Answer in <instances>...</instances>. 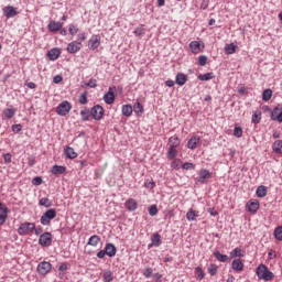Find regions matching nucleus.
I'll return each instance as SVG.
<instances>
[{
	"label": "nucleus",
	"mask_w": 282,
	"mask_h": 282,
	"mask_svg": "<svg viewBox=\"0 0 282 282\" xmlns=\"http://www.w3.org/2000/svg\"><path fill=\"white\" fill-rule=\"evenodd\" d=\"M113 91H116V86L109 87L108 93L104 95L106 105H113L116 102V94Z\"/></svg>",
	"instance_id": "7"
},
{
	"label": "nucleus",
	"mask_w": 282,
	"mask_h": 282,
	"mask_svg": "<svg viewBox=\"0 0 282 282\" xmlns=\"http://www.w3.org/2000/svg\"><path fill=\"white\" fill-rule=\"evenodd\" d=\"M121 112L123 116H126L127 118H131V116L133 115V106L131 105H123L121 108Z\"/></svg>",
	"instance_id": "24"
},
{
	"label": "nucleus",
	"mask_w": 282,
	"mask_h": 282,
	"mask_svg": "<svg viewBox=\"0 0 282 282\" xmlns=\"http://www.w3.org/2000/svg\"><path fill=\"white\" fill-rule=\"evenodd\" d=\"M152 274H153V269H151L149 267L147 269H144L143 276H145V279H151Z\"/></svg>",
	"instance_id": "54"
},
{
	"label": "nucleus",
	"mask_w": 282,
	"mask_h": 282,
	"mask_svg": "<svg viewBox=\"0 0 282 282\" xmlns=\"http://www.w3.org/2000/svg\"><path fill=\"white\" fill-rule=\"evenodd\" d=\"M213 175L210 174V171L203 169L198 173V182L199 184H206V180H210Z\"/></svg>",
	"instance_id": "12"
},
{
	"label": "nucleus",
	"mask_w": 282,
	"mask_h": 282,
	"mask_svg": "<svg viewBox=\"0 0 282 282\" xmlns=\"http://www.w3.org/2000/svg\"><path fill=\"white\" fill-rule=\"evenodd\" d=\"M167 158H169V160H175V158H177V148L169 147Z\"/></svg>",
	"instance_id": "39"
},
{
	"label": "nucleus",
	"mask_w": 282,
	"mask_h": 282,
	"mask_svg": "<svg viewBox=\"0 0 282 282\" xmlns=\"http://www.w3.org/2000/svg\"><path fill=\"white\" fill-rule=\"evenodd\" d=\"M169 147L177 149V147H180V138L178 137H171L169 139Z\"/></svg>",
	"instance_id": "35"
},
{
	"label": "nucleus",
	"mask_w": 282,
	"mask_h": 282,
	"mask_svg": "<svg viewBox=\"0 0 282 282\" xmlns=\"http://www.w3.org/2000/svg\"><path fill=\"white\" fill-rule=\"evenodd\" d=\"M251 122H253V124H259V122H261V116L253 113L251 118Z\"/></svg>",
	"instance_id": "56"
},
{
	"label": "nucleus",
	"mask_w": 282,
	"mask_h": 282,
	"mask_svg": "<svg viewBox=\"0 0 282 282\" xmlns=\"http://www.w3.org/2000/svg\"><path fill=\"white\" fill-rule=\"evenodd\" d=\"M132 111H134L137 116H142V113H144V106L137 100L132 107Z\"/></svg>",
	"instance_id": "26"
},
{
	"label": "nucleus",
	"mask_w": 282,
	"mask_h": 282,
	"mask_svg": "<svg viewBox=\"0 0 282 282\" xmlns=\"http://www.w3.org/2000/svg\"><path fill=\"white\" fill-rule=\"evenodd\" d=\"M256 274L258 279H262L263 281H272L274 279V273L269 271L265 264H259L256 269Z\"/></svg>",
	"instance_id": "1"
},
{
	"label": "nucleus",
	"mask_w": 282,
	"mask_h": 282,
	"mask_svg": "<svg viewBox=\"0 0 282 282\" xmlns=\"http://www.w3.org/2000/svg\"><path fill=\"white\" fill-rule=\"evenodd\" d=\"M39 243L42 248H50L52 246V232L45 231L44 234L40 235Z\"/></svg>",
	"instance_id": "5"
},
{
	"label": "nucleus",
	"mask_w": 282,
	"mask_h": 282,
	"mask_svg": "<svg viewBox=\"0 0 282 282\" xmlns=\"http://www.w3.org/2000/svg\"><path fill=\"white\" fill-rule=\"evenodd\" d=\"M0 210H1L0 214H9L10 213V209L8 208V206L3 205V203L0 206Z\"/></svg>",
	"instance_id": "62"
},
{
	"label": "nucleus",
	"mask_w": 282,
	"mask_h": 282,
	"mask_svg": "<svg viewBox=\"0 0 282 282\" xmlns=\"http://www.w3.org/2000/svg\"><path fill=\"white\" fill-rule=\"evenodd\" d=\"M36 228V224L34 223H22L20 227L18 228V235L20 237H25L28 235H32Z\"/></svg>",
	"instance_id": "2"
},
{
	"label": "nucleus",
	"mask_w": 282,
	"mask_h": 282,
	"mask_svg": "<svg viewBox=\"0 0 282 282\" xmlns=\"http://www.w3.org/2000/svg\"><path fill=\"white\" fill-rule=\"evenodd\" d=\"M68 32L72 36H76V34H78V29L74 24H69Z\"/></svg>",
	"instance_id": "49"
},
{
	"label": "nucleus",
	"mask_w": 282,
	"mask_h": 282,
	"mask_svg": "<svg viewBox=\"0 0 282 282\" xmlns=\"http://www.w3.org/2000/svg\"><path fill=\"white\" fill-rule=\"evenodd\" d=\"M207 272H208V274H210V276H216V274H217L216 264H209Z\"/></svg>",
	"instance_id": "45"
},
{
	"label": "nucleus",
	"mask_w": 282,
	"mask_h": 282,
	"mask_svg": "<svg viewBox=\"0 0 282 282\" xmlns=\"http://www.w3.org/2000/svg\"><path fill=\"white\" fill-rule=\"evenodd\" d=\"M52 219H56V209L50 208L47 209L40 218V223L42 226H50L52 224Z\"/></svg>",
	"instance_id": "3"
},
{
	"label": "nucleus",
	"mask_w": 282,
	"mask_h": 282,
	"mask_svg": "<svg viewBox=\"0 0 282 282\" xmlns=\"http://www.w3.org/2000/svg\"><path fill=\"white\" fill-rule=\"evenodd\" d=\"M64 155H66L68 160H76V158H78V153H76V151H74V148L72 147H67L64 150Z\"/></svg>",
	"instance_id": "22"
},
{
	"label": "nucleus",
	"mask_w": 282,
	"mask_h": 282,
	"mask_svg": "<svg viewBox=\"0 0 282 282\" xmlns=\"http://www.w3.org/2000/svg\"><path fill=\"white\" fill-rule=\"evenodd\" d=\"M234 135L236 138H241V135H243V129H241V127H236L234 129Z\"/></svg>",
	"instance_id": "48"
},
{
	"label": "nucleus",
	"mask_w": 282,
	"mask_h": 282,
	"mask_svg": "<svg viewBox=\"0 0 282 282\" xmlns=\"http://www.w3.org/2000/svg\"><path fill=\"white\" fill-rule=\"evenodd\" d=\"M40 206H44V208H52V200L47 197H43L39 200Z\"/></svg>",
	"instance_id": "36"
},
{
	"label": "nucleus",
	"mask_w": 282,
	"mask_h": 282,
	"mask_svg": "<svg viewBox=\"0 0 282 282\" xmlns=\"http://www.w3.org/2000/svg\"><path fill=\"white\" fill-rule=\"evenodd\" d=\"M149 215H150V217H155V215H158V206L156 205H151L149 207Z\"/></svg>",
	"instance_id": "47"
},
{
	"label": "nucleus",
	"mask_w": 282,
	"mask_h": 282,
	"mask_svg": "<svg viewBox=\"0 0 282 282\" xmlns=\"http://www.w3.org/2000/svg\"><path fill=\"white\" fill-rule=\"evenodd\" d=\"M88 47L93 51L98 50V47H100V35H91L88 41Z\"/></svg>",
	"instance_id": "11"
},
{
	"label": "nucleus",
	"mask_w": 282,
	"mask_h": 282,
	"mask_svg": "<svg viewBox=\"0 0 282 282\" xmlns=\"http://www.w3.org/2000/svg\"><path fill=\"white\" fill-rule=\"evenodd\" d=\"M270 118L273 120V122H282V107L273 108Z\"/></svg>",
	"instance_id": "10"
},
{
	"label": "nucleus",
	"mask_w": 282,
	"mask_h": 282,
	"mask_svg": "<svg viewBox=\"0 0 282 282\" xmlns=\"http://www.w3.org/2000/svg\"><path fill=\"white\" fill-rule=\"evenodd\" d=\"M104 250L106 251V256L110 257V258L115 257L116 253L118 252L116 245H113L111 242L106 243Z\"/></svg>",
	"instance_id": "15"
},
{
	"label": "nucleus",
	"mask_w": 282,
	"mask_h": 282,
	"mask_svg": "<svg viewBox=\"0 0 282 282\" xmlns=\"http://www.w3.org/2000/svg\"><path fill=\"white\" fill-rule=\"evenodd\" d=\"M187 80H188V77L184 73H177L175 76V83L180 87H184V85H186Z\"/></svg>",
	"instance_id": "18"
},
{
	"label": "nucleus",
	"mask_w": 282,
	"mask_h": 282,
	"mask_svg": "<svg viewBox=\"0 0 282 282\" xmlns=\"http://www.w3.org/2000/svg\"><path fill=\"white\" fill-rule=\"evenodd\" d=\"M225 52L226 54H235V52H237V45H235L234 43L227 44L225 46Z\"/></svg>",
	"instance_id": "41"
},
{
	"label": "nucleus",
	"mask_w": 282,
	"mask_h": 282,
	"mask_svg": "<svg viewBox=\"0 0 282 282\" xmlns=\"http://www.w3.org/2000/svg\"><path fill=\"white\" fill-rule=\"evenodd\" d=\"M271 98H272V89L270 88L264 89L262 93V100H264V102H268Z\"/></svg>",
	"instance_id": "37"
},
{
	"label": "nucleus",
	"mask_w": 282,
	"mask_h": 282,
	"mask_svg": "<svg viewBox=\"0 0 282 282\" xmlns=\"http://www.w3.org/2000/svg\"><path fill=\"white\" fill-rule=\"evenodd\" d=\"M3 116L8 118V120H11V118H14L17 116V109L15 108H7L3 110Z\"/></svg>",
	"instance_id": "31"
},
{
	"label": "nucleus",
	"mask_w": 282,
	"mask_h": 282,
	"mask_svg": "<svg viewBox=\"0 0 282 282\" xmlns=\"http://www.w3.org/2000/svg\"><path fill=\"white\" fill-rule=\"evenodd\" d=\"M72 111V104L69 101L64 100L56 107L57 116H67Z\"/></svg>",
	"instance_id": "4"
},
{
	"label": "nucleus",
	"mask_w": 282,
	"mask_h": 282,
	"mask_svg": "<svg viewBox=\"0 0 282 282\" xmlns=\"http://www.w3.org/2000/svg\"><path fill=\"white\" fill-rule=\"evenodd\" d=\"M127 210L130 213H133V210H138V202L133 198H129L124 204Z\"/></svg>",
	"instance_id": "21"
},
{
	"label": "nucleus",
	"mask_w": 282,
	"mask_h": 282,
	"mask_svg": "<svg viewBox=\"0 0 282 282\" xmlns=\"http://www.w3.org/2000/svg\"><path fill=\"white\" fill-rule=\"evenodd\" d=\"M199 140H202L198 135H193L187 141V149H191L192 151H195L197 149V144H199Z\"/></svg>",
	"instance_id": "19"
},
{
	"label": "nucleus",
	"mask_w": 282,
	"mask_h": 282,
	"mask_svg": "<svg viewBox=\"0 0 282 282\" xmlns=\"http://www.w3.org/2000/svg\"><path fill=\"white\" fill-rule=\"evenodd\" d=\"M98 243H100V236L94 235L89 238L87 246H93L94 248H96Z\"/></svg>",
	"instance_id": "32"
},
{
	"label": "nucleus",
	"mask_w": 282,
	"mask_h": 282,
	"mask_svg": "<svg viewBox=\"0 0 282 282\" xmlns=\"http://www.w3.org/2000/svg\"><path fill=\"white\" fill-rule=\"evenodd\" d=\"M65 171H67V167H65L63 165H53L51 173L53 175H63V173H65Z\"/></svg>",
	"instance_id": "25"
},
{
	"label": "nucleus",
	"mask_w": 282,
	"mask_h": 282,
	"mask_svg": "<svg viewBox=\"0 0 282 282\" xmlns=\"http://www.w3.org/2000/svg\"><path fill=\"white\" fill-rule=\"evenodd\" d=\"M97 86H98L97 80L94 78L89 79V82L86 83V87H90V89H96Z\"/></svg>",
	"instance_id": "51"
},
{
	"label": "nucleus",
	"mask_w": 282,
	"mask_h": 282,
	"mask_svg": "<svg viewBox=\"0 0 282 282\" xmlns=\"http://www.w3.org/2000/svg\"><path fill=\"white\" fill-rule=\"evenodd\" d=\"M28 164H29V166H34V164H36V158L35 156H29L28 158Z\"/></svg>",
	"instance_id": "61"
},
{
	"label": "nucleus",
	"mask_w": 282,
	"mask_h": 282,
	"mask_svg": "<svg viewBox=\"0 0 282 282\" xmlns=\"http://www.w3.org/2000/svg\"><path fill=\"white\" fill-rule=\"evenodd\" d=\"M171 167L178 170V169H180V160H178V161H177V160L173 161V162L171 163Z\"/></svg>",
	"instance_id": "64"
},
{
	"label": "nucleus",
	"mask_w": 282,
	"mask_h": 282,
	"mask_svg": "<svg viewBox=\"0 0 282 282\" xmlns=\"http://www.w3.org/2000/svg\"><path fill=\"white\" fill-rule=\"evenodd\" d=\"M272 149L274 153H278V155H282V140H276L272 144Z\"/></svg>",
	"instance_id": "30"
},
{
	"label": "nucleus",
	"mask_w": 282,
	"mask_h": 282,
	"mask_svg": "<svg viewBox=\"0 0 282 282\" xmlns=\"http://www.w3.org/2000/svg\"><path fill=\"white\" fill-rule=\"evenodd\" d=\"M47 29L50 32H61V30H63V23L52 20L48 23Z\"/></svg>",
	"instance_id": "17"
},
{
	"label": "nucleus",
	"mask_w": 282,
	"mask_h": 282,
	"mask_svg": "<svg viewBox=\"0 0 282 282\" xmlns=\"http://www.w3.org/2000/svg\"><path fill=\"white\" fill-rule=\"evenodd\" d=\"M61 56V50L58 48H53L47 52V57L50 61H58V57Z\"/></svg>",
	"instance_id": "23"
},
{
	"label": "nucleus",
	"mask_w": 282,
	"mask_h": 282,
	"mask_svg": "<svg viewBox=\"0 0 282 282\" xmlns=\"http://www.w3.org/2000/svg\"><path fill=\"white\" fill-rule=\"evenodd\" d=\"M133 34L135 36H144L147 34V29H144V25L141 24L134 30Z\"/></svg>",
	"instance_id": "38"
},
{
	"label": "nucleus",
	"mask_w": 282,
	"mask_h": 282,
	"mask_svg": "<svg viewBox=\"0 0 282 282\" xmlns=\"http://www.w3.org/2000/svg\"><path fill=\"white\" fill-rule=\"evenodd\" d=\"M237 257H239V258L246 257V251H243L240 247H237L232 251H230L231 259H235Z\"/></svg>",
	"instance_id": "27"
},
{
	"label": "nucleus",
	"mask_w": 282,
	"mask_h": 282,
	"mask_svg": "<svg viewBox=\"0 0 282 282\" xmlns=\"http://www.w3.org/2000/svg\"><path fill=\"white\" fill-rule=\"evenodd\" d=\"M189 48L193 54H199V52H202V46L198 41H192L189 43Z\"/></svg>",
	"instance_id": "28"
},
{
	"label": "nucleus",
	"mask_w": 282,
	"mask_h": 282,
	"mask_svg": "<svg viewBox=\"0 0 282 282\" xmlns=\"http://www.w3.org/2000/svg\"><path fill=\"white\" fill-rule=\"evenodd\" d=\"M214 257L217 259V261H220V263H226V261H228V256L219 251H215Z\"/></svg>",
	"instance_id": "34"
},
{
	"label": "nucleus",
	"mask_w": 282,
	"mask_h": 282,
	"mask_svg": "<svg viewBox=\"0 0 282 282\" xmlns=\"http://www.w3.org/2000/svg\"><path fill=\"white\" fill-rule=\"evenodd\" d=\"M145 188H150V191H153V188H155V182L151 181V180H147L144 183Z\"/></svg>",
	"instance_id": "53"
},
{
	"label": "nucleus",
	"mask_w": 282,
	"mask_h": 282,
	"mask_svg": "<svg viewBox=\"0 0 282 282\" xmlns=\"http://www.w3.org/2000/svg\"><path fill=\"white\" fill-rule=\"evenodd\" d=\"M113 281V272L106 271L104 272V282H111Z\"/></svg>",
	"instance_id": "42"
},
{
	"label": "nucleus",
	"mask_w": 282,
	"mask_h": 282,
	"mask_svg": "<svg viewBox=\"0 0 282 282\" xmlns=\"http://www.w3.org/2000/svg\"><path fill=\"white\" fill-rule=\"evenodd\" d=\"M50 270H52V263L47 261H43L37 264L39 274L45 275L50 272Z\"/></svg>",
	"instance_id": "9"
},
{
	"label": "nucleus",
	"mask_w": 282,
	"mask_h": 282,
	"mask_svg": "<svg viewBox=\"0 0 282 282\" xmlns=\"http://www.w3.org/2000/svg\"><path fill=\"white\" fill-rule=\"evenodd\" d=\"M182 169H184L185 171H191L192 169H195V165L193 163L186 162L182 165Z\"/></svg>",
	"instance_id": "59"
},
{
	"label": "nucleus",
	"mask_w": 282,
	"mask_h": 282,
	"mask_svg": "<svg viewBox=\"0 0 282 282\" xmlns=\"http://www.w3.org/2000/svg\"><path fill=\"white\" fill-rule=\"evenodd\" d=\"M206 63H208V57L206 55H200L198 57V65L200 67H204L206 65Z\"/></svg>",
	"instance_id": "46"
},
{
	"label": "nucleus",
	"mask_w": 282,
	"mask_h": 282,
	"mask_svg": "<svg viewBox=\"0 0 282 282\" xmlns=\"http://www.w3.org/2000/svg\"><path fill=\"white\" fill-rule=\"evenodd\" d=\"M79 102L80 105H87L88 100H87V91H84L80 96H79Z\"/></svg>",
	"instance_id": "52"
},
{
	"label": "nucleus",
	"mask_w": 282,
	"mask_h": 282,
	"mask_svg": "<svg viewBox=\"0 0 282 282\" xmlns=\"http://www.w3.org/2000/svg\"><path fill=\"white\" fill-rule=\"evenodd\" d=\"M53 83H55V85H58V83H63V76L56 75V76L53 78Z\"/></svg>",
	"instance_id": "63"
},
{
	"label": "nucleus",
	"mask_w": 282,
	"mask_h": 282,
	"mask_svg": "<svg viewBox=\"0 0 282 282\" xmlns=\"http://www.w3.org/2000/svg\"><path fill=\"white\" fill-rule=\"evenodd\" d=\"M80 117L83 122H87V120H89V109L86 108L84 110H80Z\"/></svg>",
	"instance_id": "43"
},
{
	"label": "nucleus",
	"mask_w": 282,
	"mask_h": 282,
	"mask_svg": "<svg viewBox=\"0 0 282 282\" xmlns=\"http://www.w3.org/2000/svg\"><path fill=\"white\" fill-rule=\"evenodd\" d=\"M4 164H10L12 162V154L6 153L3 154Z\"/></svg>",
	"instance_id": "58"
},
{
	"label": "nucleus",
	"mask_w": 282,
	"mask_h": 282,
	"mask_svg": "<svg viewBox=\"0 0 282 282\" xmlns=\"http://www.w3.org/2000/svg\"><path fill=\"white\" fill-rule=\"evenodd\" d=\"M256 195L257 197H265V195H268V187H265L264 185L258 186Z\"/></svg>",
	"instance_id": "33"
},
{
	"label": "nucleus",
	"mask_w": 282,
	"mask_h": 282,
	"mask_svg": "<svg viewBox=\"0 0 282 282\" xmlns=\"http://www.w3.org/2000/svg\"><path fill=\"white\" fill-rule=\"evenodd\" d=\"M197 217H199V212H196L193 208H191L186 214L187 221H195Z\"/></svg>",
	"instance_id": "29"
},
{
	"label": "nucleus",
	"mask_w": 282,
	"mask_h": 282,
	"mask_svg": "<svg viewBox=\"0 0 282 282\" xmlns=\"http://www.w3.org/2000/svg\"><path fill=\"white\" fill-rule=\"evenodd\" d=\"M215 78V73H206L198 75V80H213Z\"/></svg>",
	"instance_id": "40"
},
{
	"label": "nucleus",
	"mask_w": 282,
	"mask_h": 282,
	"mask_svg": "<svg viewBox=\"0 0 282 282\" xmlns=\"http://www.w3.org/2000/svg\"><path fill=\"white\" fill-rule=\"evenodd\" d=\"M3 14L7 17V19H13V17H17L19 12H17V8L12 6H8L3 9Z\"/></svg>",
	"instance_id": "16"
},
{
	"label": "nucleus",
	"mask_w": 282,
	"mask_h": 282,
	"mask_svg": "<svg viewBox=\"0 0 282 282\" xmlns=\"http://www.w3.org/2000/svg\"><path fill=\"white\" fill-rule=\"evenodd\" d=\"M231 268L235 272H243V261L241 259H235L231 262Z\"/></svg>",
	"instance_id": "20"
},
{
	"label": "nucleus",
	"mask_w": 282,
	"mask_h": 282,
	"mask_svg": "<svg viewBox=\"0 0 282 282\" xmlns=\"http://www.w3.org/2000/svg\"><path fill=\"white\" fill-rule=\"evenodd\" d=\"M23 130V126H21L20 123H17V124H13L12 126V131L14 132V133H19V132H21Z\"/></svg>",
	"instance_id": "57"
},
{
	"label": "nucleus",
	"mask_w": 282,
	"mask_h": 282,
	"mask_svg": "<svg viewBox=\"0 0 282 282\" xmlns=\"http://www.w3.org/2000/svg\"><path fill=\"white\" fill-rule=\"evenodd\" d=\"M274 237L278 241H282V226L275 228Z\"/></svg>",
	"instance_id": "44"
},
{
	"label": "nucleus",
	"mask_w": 282,
	"mask_h": 282,
	"mask_svg": "<svg viewBox=\"0 0 282 282\" xmlns=\"http://www.w3.org/2000/svg\"><path fill=\"white\" fill-rule=\"evenodd\" d=\"M160 248L162 246V236L160 234H153L151 236V243L148 246V248Z\"/></svg>",
	"instance_id": "14"
},
{
	"label": "nucleus",
	"mask_w": 282,
	"mask_h": 282,
	"mask_svg": "<svg viewBox=\"0 0 282 282\" xmlns=\"http://www.w3.org/2000/svg\"><path fill=\"white\" fill-rule=\"evenodd\" d=\"M195 272L197 273V279H198L199 281H202V279H204V270H202V268L197 267V268L195 269Z\"/></svg>",
	"instance_id": "55"
},
{
	"label": "nucleus",
	"mask_w": 282,
	"mask_h": 282,
	"mask_svg": "<svg viewBox=\"0 0 282 282\" xmlns=\"http://www.w3.org/2000/svg\"><path fill=\"white\" fill-rule=\"evenodd\" d=\"M68 54H76L83 50V43L78 41H73L67 45Z\"/></svg>",
	"instance_id": "8"
},
{
	"label": "nucleus",
	"mask_w": 282,
	"mask_h": 282,
	"mask_svg": "<svg viewBox=\"0 0 282 282\" xmlns=\"http://www.w3.org/2000/svg\"><path fill=\"white\" fill-rule=\"evenodd\" d=\"M8 221V214H0V226H3Z\"/></svg>",
	"instance_id": "60"
},
{
	"label": "nucleus",
	"mask_w": 282,
	"mask_h": 282,
	"mask_svg": "<svg viewBox=\"0 0 282 282\" xmlns=\"http://www.w3.org/2000/svg\"><path fill=\"white\" fill-rule=\"evenodd\" d=\"M246 209L248 210V213H252L254 215L257 213V210H259V200L250 199L246 204Z\"/></svg>",
	"instance_id": "13"
},
{
	"label": "nucleus",
	"mask_w": 282,
	"mask_h": 282,
	"mask_svg": "<svg viewBox=\"0 0 282 282\" xmlns=\"http://www.w3.org/2000/svg\"><path fill=\"white\" fill-rule=\"evenodd\" d=\"M32 184H33V186H41V184H43V178L41 176H35L32 180Z\"/></svg>",
	"instance_id": "50"
},
{
	"label": "nucleus",
	"mask_w": 282,
	"mask_h": 282,
	"mask_svg": "<svg viewBox=\"0 0 282 282\" xmlns=\"http://www.w3.org/2000/svg\"><path fill=\"white\" fill-rule=\"evenodd\" d=\"M90 116H93L94 120H102V116H105V108L100 105H96L90 109Z\"/></svg>",
	"instance_id": "6"
}]
</instances>
